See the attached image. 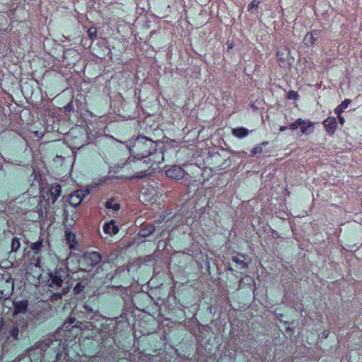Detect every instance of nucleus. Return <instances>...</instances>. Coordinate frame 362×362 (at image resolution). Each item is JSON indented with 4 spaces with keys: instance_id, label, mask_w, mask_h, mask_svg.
I'll return each mask as SVG.
<instances>
[{
    "instance_id": "obj_1",
    "label": "nucleus",
    "mask_w": 362,
    "mask_h": 362,
    "mask_svg": "<svg viewBox=\"0 0 362 362\" xmlns=\"http://www.w3.org/2000/svg\"><path fill=\"white\" fill-rule=\"evenodd\" d=\"M43 240L40 239L37 241L31 243L30 249L33 255L30 258V271L28 269L27 274L31 275L33 270V278L39 279L44 270L49 271L52 267L58 263L57 256L49 254L47 258L42 256L44 252Z\"/></svg>"
},
{
    "instance_id": "obj_2",
    "label": "nucleus",
    "mask_w": 362,
    "mask_h": 362,
    "mask_svg": "<svg viewBox=\"0 0 362 362\" xmlns=\"http://www.w3.org/2000/svg\"><path fill=\"white\" fill-rule=\"evenodd\" d=\"M156 143L143 136H138L129 143V152L136 158H144L149 156L156 151Z\"/></svg>"
},
{
    "instance_id": "obj_3",
    "label": "nucleus",
    "mask_w": 362,
    "mask_h": 362,
    "mask_svg": "<svg viewBox=\"0 0 362 362\" xmlns=\"http://www.w3.org/2000/svg\"><path fill=\"white\" fill-rule=\"evenodd\" d=\"M128 164L131 165V168L134 173L133 175L129 177V179H141L148 175L147 171L151 165L145 160H142V158H137L136 160L133 161L129 160Z\"/></svg>"
},
{
    "instance_id": "obj_4",
    "label": "nucleus",
    "mask_w": 362,
    "mask_h": 362,
    "mask_svg": "<svg viewBox=\"0 0 362 362\" xmlns=\"http://www.w3.org/2000/svg\"><path fill=\"white\" fill-rule=\"evenodd\" d=\"M56 264L51 268L49 272V286L52 288H59L62 286L63 282L68 277L69 273L66 269L63 267L56 268L54 272L52 269L55 267Z\"/></svg>"
},
{
    "instance_id": "obj_5",
    "label": "nucleus",
    "mask_w": 362,
    "mask_h": 362,
    "mask_svg": "<svg viewBox=\"0 0 362 362\" xmlns=\"http://www.w3.org/2000/svg\"><path fill=\"white\" fill-rule=\"evenodd\" d=\"M101 261V255L98 252H86L79 261L81 270L90 271Z\"/></svg>"
},
{
    "instance_id": "obj_6",
    "label": "nucleus",
    "mask_w": 362,
    "mask_h": 362,
    "mask_svg": "<svg viewBox=\"0 0 362 362\" xmlns=\"http://www.w3.org/2000/svg\"><path fill=\"white\" fill-rule=\"evenodd\" d=\"M279 65L281 67H287L294 62L293 57L291 55V50L287 47H280L276 53Z\"/></svg>"
},
{
    "instance_id": "obj_7",
    "label": "nucleus",
    "mask_w": 362,
    "mask_h": 362,
    "mask_svg": "<svg viewBox=\"0 0 362 362\" xmlns=\"http://www.w3.org/2000/svg\"><path fill=\"white\" fill-rule=\"evenodd\" d=\"M88 194V189L76 190L70 194L69 203L74 206H77Z\"/></svg>"
},
{
    "instance_id": "obj_8",
    "label": "nucleus",
    "mask_w": 362,
    "mask_h": 362,
    "mask_svg": "<svg viewBox=\"0 0 362 362\" xmlns=\"http://www.w3.org/2000/svg\"><path fill=\"white\" fill-rule=\"evenodd\" d=\"M13 287V281L10 279L0 280V299L7 298L11 294Z\"/></svg>"
},
{
    "instance_id": "obj_9",
    "label": "nucleus",
    "mask_w": 362,
    "mask_h": 362,
    "mask_svg": "<svg viewBox=\"0 0 362 362\" xmlns=\"http://www.w3.org/2000/svg\"><path fill=\"white\" fill-rule=\"evenodd\" d=\"M322 37V31L313 30L307 33L303 39V42L307 47L313 46Z\"/></svg>"
},
{
    "instance_id": "obj_10",
    "label": "nucleus",
    "mask_w": 362,
    "mask_h": 362,
    "mask_svg": "<svg viewBox=\"0 0 362 362\" xmlns=\"http://www.w3.org/2000/svg\"><path fill=\"white\" fill-rule=\"evenodd\" d=\"M165 173L168 177L175 180L182 179L185 176L184 170L177 165L171 166L168 170H166Z\"/></svg>"
},
{
    "instance_id": "obj_11",
    "label": "nucleus",
    "mask_w": 362,
    "mask_h": 362,
    "mask_svg": "<svg viewBox=\"0 0 362 362\" xmlns=\"http://www.w3.org/2000/svg\"><path fill=\"white\" fill-rule=\"evenodd\" d=\"M13 307H14V313H13L14 315L25 314L28 310V301L27 300L14 301Z\"/></svg>"
},
{
    "instance_id": "obj_12",
    "label": "nucleus",
    "mask_w": 362,
    "mask_h": 362,
    "mask_svg": "<svg viewBox=\"0 0 362 362\" xmlns=\"http://www.w3.org/2000/svg\"><path fill=\"white\" fill-rule=\"evenodd\" d=\"M302 134L308 135L314 131V124L308 120L301 119L300 126L299 127Z\"/></svg>"
},
{
    "instance_id": "obj_13",
    "label": "nucleus",
    "mask_w": 362,
    "mask_h": 362,
    "mask_svg": "<svg viewBox=\"0 0 362 362\" xmlns=\"http://www.w3.org/2000/svg\"><path fill=\"white\" fill-rule=\"evenodd\" d=\"M323 124H324V126H325L327 132L329 134H332L335 132V130L337 129V120H336L335 117H330L327 118L324 121Z\"/></svg>"
},
{
    "instance_id": "obj_14",
    "label": "nucleus",
    "mask_w": 362,
    "mask_h": 362,
    "mask_svg": "<svg viewBox=\"0 0 362 362\" xmlns=\"http://www.w3.org/2000/svg\"><path fill=\"white\" fill-rule=\"evenodd\" d=\"M246 257L243 255H237L232 257V260L235 263L236 267L239 269L247 268V263L245 261Z\"/></svg>"
},
{
    "instance_id": "obj_15",
    "label": "nucleus",
    "mask_w": 362,
    "mask_h": 362,
    "mask_svg": "<svg viewBox=\"0 0 362 362\" xmlns=\"http://www.w3.org/2000/svg\"><path fill=\"white\" fill-rule=\"evenodd\" d=\"M61 194V186L59 184H52L49 188V194L52 198V203L54 204Z\"/></svg>"
},
{
    "instance_id": "obj_16",
    "label": "nucleus",
    "mask_w": 362,
    "mask_h": 362,
    "mask_svg": "<svg viewBox=\"0 0 362 362\" xmlns=\"http://www.w3.org/2000/svg\"><path fill=\"white\" fill-rule=\"evenodd\" d=\"M103 230L105 233L110 235L117 234L119 231L118 228L115 226V222L111 220L109 223H106L103 226Z\"/></svg>"
},
{
    "instance_id": "obj_17",
    "label": "nucleus",
    "mask_w": 362,
    "mask_h": 362,
    "mask_svg": "<svg viewBox=\"0 0 362 362\" xmlns=\"http://www.w3.org/2000/svg\"><path fill=\"white\" fill-rule=\"evenodd\" d=\"M250 131L245 127H237L232 129L233 136L238 139H243L249 134Z\"/></svg>"
},
{
    "instance_id": "obj_18",
    "label": "nucleus",
    "mask_w": 362,
    "mask_h": 362,
    "mask_svg": "<svg viewBox=\"0 0 362 362\" xmlns=\"http://www.w3.org/2000/svg\"><path fill=\"white\" fill-rule=\"evenodd\" d=\"M70 285L66 283V286L62 288V291L54 293L51 296V300L57 301L60 300L62 298V296L66 294L70 291Z\"/></svg>"
},
{
    "instance_id": "obj_19",
    "label": "nucleus",
    "mask_w": 362,
    "mask_h": 362,
    "mask_svg": "<svg viewBox=\"0 0 362 362\" xmlns=\"http://www.w3.org/2000/svg\"><path fill=\"white\" fill-rule=\"evenodd\" d=\"M155 231V226L153 225H148V226L143 228L139 232V235L141 237H148Z\"/></svg>"
},
{
    "instance_id": "obj_20",
    "label": "nucleus",
    "mask_w": 362,
    "mask_h": 362,
    "mask_svg": "<svg viewBox=\"0 0 362 362\" xmlns=\"http://www.w3.org/2000/svg\"><path fill=\"white\" fill-rule=\"evenodd\" d=\"M66 237L69 248L74 249L77 244L75 234L71 232H66Z\"/></svg>"
},
{
    "instance_id": "obj_21",
    "label": "nucleus",
    "mask_w": 362,
    "mask_h": 362,
    "mask_svg": "<svg viewBox=\"0 0 362 362\" xmlns=\"http://www.w3.org/2000/svg\"><path fill=\"white\" fill-rule=\"evenodd\" d=\"M260 2L257 0H253L247 7V11L252 14L257 13V8L259 5Z\"/></svg>"
},
{
    "instance_id": "obj_22",
    "label": "nucleus",
    "mask_w": 362,
    "mask_h": 362,
    "mask_svg": "<svg viewBox=\"0 0 362 362\" xmlns=\"http://www.w3.org/2000/svg\"><path fill=\"white\" fill-rule=\"evenodd\" d=\"M22 332L23 329L20 330L19 327L17 325H15L9 330V334L13 338V339L18 340V334Z\"/></svg>"
},
{
    "instance_id": "obj_23",
    "label": "nucleus",
    "mask_w": 362,
    "mask_h": 362,
    "mask_svg": "<svg viewBox=\"0 0 362 362\" xmlns=\"http://www.w3.org/2000/svg\"><path fill=\"white\" fill-rule=\"evenodd\" d=\"M106 209H112L114 211H118L120 209V204L118 203H113L112 200L107 201L105 204Z\"/></svg>"
},
{
    "instance_id": "obj_24",
    "label": "nucleus",
    "mask_w": 362,
    "mask_h": 362,
    "mask_svg": "<svg viewBox=\"0 0 362 362\" xmlns=\"http://www.w3.org/2000/svg\"><path fill=\"white\" fill-rule=\"evenodd\" d=\"M11 252H16L21 247L20 240L18 238H13L11 240Z\"/></svg>"
},
{
    "instance_id": "obj_25",
    "label": "nucleus",
    "mask_w": 362,
    "mask_h": 362,
    "mask_svg": "<svg viewBox=\"0 0 362 362\" xmlns=\"http://www.w3.org/2000/svg\"><path fill=\"white\" fill-rule=\"evenodd\" d=\"M85 288V286L81 283H78L74 288V293L76 295L81 293L83 289Z\"/></svg>"
},
{
    "instance_id": "obj_26",
    "label": "nucleus",
    "mask_w": 362,
    "mask_h": 362,
    "mask_svg": "<svg viewBox=\"0 0 362 362\" xmlns=\"http://www.w3.org/2000/svg\"><path fill=\"white\" fill-rule=\"evenodd\" d=\"M301 119H298L289 125V128L292 130L297 129L300 126Z\"/></svg>"
},
{
    "instance_id": "obj_27",
    "label": "nucleus",
    "mask_w": 362,
    "mask_h": 362,
    "mask_svg": "<svg viewBox=\"0 0 362 362\" xmlns=\"http://www.w3.org/2000/svg\"><path fill=\"white\" fill-rule=\"evenodd\" d=\"M88 35L90 39H95L97 36L96 28L91 27L88 30Z\"/></svg>"
},
{
    "instance_id": "obj_28",
    "label": "nucleus",
    "mask_w": 362,
    "mask_h": 362,
    "mask_svg": "<svg viewBox=\"0 0 362 362\" xmlns=\"http://www.w3.org/2000/svg\"><path fill=\"white\" fill-rule=\"evenodd\" d=\"M351 103V100L350 99H345L344 101H342L341 103V104L339 105L340 107L342 109V110H345L346 108L348 107V106L350 105V103Z\"/></svg>"
},
{
    "instance_id": "obj_29",
    "label": "nucleus",
    "mask_w": 362,
    "mask_h": 362,
    "mask_svg": "<svg viewBox=\"0 0 362 362\" xmlns=\"http://www.w3.org/2000/svg\"><path fill=\"white\" fill-rule=\"evenodd\" d=\"M262 147L261 146H257L252 148L251 153L253 155L257 154V153H262Z\"/></svg>"
},
{
    "instance_id": "obj_30",
    "label": "nucleus",
    "mask_w": 362,
    "mask_h": 362,
    "mask_svg": "<svg viewBox=\"0 0 362 362\" xmlns=\"http://www.w3.org/2000/svg\"><path fill=\"white\" fill-rule=\"evenodd\" d=\"M64 111L65 112H71L74 110V104H73V102L71 101L69 102L68 104H66L64 107Z\"/></svg>"
},
{
    "instance_id": "obj_31",
    "label": "nucleus",
    "mask_w": 362,
    "mask_h": 362,
    "mask_svg": "<svg viewBox=\"0 0 362 362\" xmlns=\"http://www.w3.org/2000/svg\"><path fill=\"white\" fill-rule=\"evenodd\" d=\"M288 98L297 100L298 98V95L296 92L291 90L288 92Z\"/></svg>"
},
{
    "instance_id": "obj_32",
    "label": "nucleus",
    "mask_w": 362,
    "mask_h": 362,
    "mask_svg": "<svg viewBox=\"0 0 362 362\" xmlns=\"http://www.w3.org/2000/svg\"><path fill=\"white\" fill-rule=\"evenodd\" d=\"M344 111V110H342L339 105H338L335 109H334V112L335 114H337L338 116L340 115V114Z\"/></svg>"
},
{
    "instance_id": "obj_33",
    "label": "nucleus",
    "mask_w": 362,
    "mask_h": 362,
    "mask_svg": "<svg viewBox=\"0 0 362 362\" xmlns=\"http://www.w3.org/2000/svg\"><path fill=\"white\" fill-rule=\"evenodd\" d=\"M83 308H85L88 312H89V313H94L93 309L90 305H87V304H85V305H83Z\"/></svg>"
},
{
    "instance_id": "obj_34",
    "label": "nucleus",
    "mask_w": 362,
    "mask_h": 362,
    "mask_svg": "<svg viewBox=\"0 0 362 362\" xmlns=\"http://www.w3.org/2000/svg\"><path fill=\"white\" fill-rule=\"evenodd\" d=\"M338 118H339V121L340 124H343L344 123V121H345L344 118L342 116H341V115H339Z\"/></svg>"
},
{
    "instance_id": "obj_35",
    "label": "nucleus",
    "mask_w": 362,
    "mask_h": 362,
    "mask_svg": "<svg viewBox=\"0 0 362 362\" xmlns=\"http://www.w3.org/2000/svg\"><path fill=\"white\" fill-rule=\"evenodd\" d=\"M76 321V318L75 317H70L68 320V322L69 325H71L73 324L74 322Z\"/></svg>"
},
{
    "instance_id": "obj_36",
    "label": "nucleus",
    "mask_w": 362,
    "mask_h": 362,
    "mask_svg": "<svg viewBox=\"0 0 362 362\" xmlns=\"http://www.w3.org/2000/svg\"><path fill=\"white\" fill-rule=\"evenodd\" d=\"M286 129H287V127H285V126H281V127H280L279 130H280L281 132H283V131L286 130Z\"/></svg>"
},
{
    "instance_id": "obj_37",
    "label": "nucleus",
    "mask_w": 362,
    "mask_h": 362,
    "mask_svg": "<svg viewBox=\"0 0 362 362\" xmlns=\"http://www.w3.org/2000/svg\"><path fill=\"white\" fill-rule=\"evenodd\" d=\"M267 144H268V142H267V141H263V142L262 143V146H266V145H267Z\"/></svg>"
},
{
    "instance_id": "obj_38",
    "label": "nucleus",
    "mask_w": 362,
    "mask_h": 362,
    "mask_svg": "<svg viewBox=\"0 0 362 362\" xmlns=\"http://www.w3.org/2000/svg\"><path fill=\"white\" fill-rule=\"evenodd\" d=\"M26 327H27V324L25 323V325L23 327H23H25V328Z\"/></svg>"
}]
</instances>
